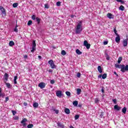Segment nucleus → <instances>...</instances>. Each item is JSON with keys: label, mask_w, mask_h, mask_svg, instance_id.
<instances>
[{"label": "nucleus", "mask_w": 128, "mask_h": 128, "mask_svg": "<svg viewBox=\"0 0 128 128\" xmlns=\"http://www.w3.org/2000/svg\"><path fill=\"white\" fill-rule=\"evenodd\" d=\"M82 22L80 21L78 24L76 26V34H78L82 32Z\"/></svg>", "instance_id": "nucleus-1"}, {"label": "nucleus", "mask_w": 128, "mask_h": 128, "mask_svg": "<svg viewBox=\"0 0 128 128\" xmlns=\"http://www.w3.org/2000/svg\"><path fill=\"white\" fill-rule=\"evenodd\" d=\"M48 64H50V66L51 68H56V66L54 64V60H50L48 62Z\"/></svg>", "instance_id": "nucleus-2"}, {"label": "nucleus", "mask_w": 128, "mask_h": 128, "mask_svg": "<svg viewBox=\"0 0 128 128\" xmlns=\"http://www.w3.org/2000/svg\"><path fill=\"white\" fill-rule=\"evenodd\" d=\"M128 65L125 66L124 64H123V66H122L121 72H128Z\"/></svg>", "instance_id": "nucleus-3"}, {"label": "nucleus", "mask_w": 128, "mask_h": 128, "mask_svg": "<svg viewBox=\"0 0 128 128\" xmlns=\"http://www.w3.org/2000/svg\"><path fill=\"white\" fill-rule=\"evenodd\" d=\"M36 40H33L32 44V50H31L32 52H34L36 50Z\"/></svg>", "instance_id": "nucleus-4"}, {"label": "nucleus", "mask_w": 128, "mask_h": 128, "mask_svg": "<svg viewBox=\"0 0 128 128\" xmlns=\"http://www.w3.org/2000/svg\"><path fill=\"white\" fill-rule=\"evenodd\" d=\"M38 86L42 89L44 88H46V83L44 82H41L38 84Z\"/></svg>", "instance_id": "nucleus-5"}, {"label": "nucleus", "mask_w": 128, "mask_h": 128, "mask_svg": "<svg viewBox=\"0 0 128 128\" xmlns=\"http://www.w3.org/2000/svg\"><path fill=\"white\" fill-rule=\"evenodd\" d=\"M84 45L86 48L87 50H89L90 48V44H88L87 40L84 41Z\"/></svg>", "instance_id": "nucleus-6"}, {"label": "nucleus", "mask_w": 128, "mask_h": 128, "mask_svg": "<svg viewBox=\"0 0 128 128\" xmlns=\"http://www.w3.org/2000/svg\"><path fill=\"white\" fill-rule=\"evenodd\" d=\"M56 96L58 98H62V91L61 90L56 91Z\"/></svg>", "instance_id": "nucleus-7"}, {"label": "nucleus", "mask_w": 128, "mask_h": 128, "mask_svg": "<svg viewBox=\"0 0 128 128\" xmlns=\"http://www.w3.org/2000/svg\"><path fill=\"white\" fill-rule=\"evenodd\" d=\"M26 122H28V119H26V118H23L22 120L21 121V124H23V126H26Z\"/></svg>", "instance_id": "nucleus-8"}, {"label": "nucleus", "mask_w": 128, "mask_h": 128, "mask_svg": "<svg viewBox=\"0 0 128 128\" xmlns=\"http://www.w3.org/2000/svg\"><path fill=\"white\" fill-rule=\"evenodd\" d=\"M3 80L4 82V80H5V82H8V74L7 73H5L4 74Z\"/></svg>", "instance_id": "nucleus-9"}, {"label": "nucleus", "mask_w": 128, "mask_h": 128, "mask_svg": "<svg viewBox=\"0 0 128 128\" xmlns=\"http://www.w3.org/2000/svg\"><path fill=\"white\" fill-rule=\"evenodd\" d=\"M0 10L3 14H6V9L2 6H0Z\"/></svg>", "instance_id": "nucleus-10"}, {"label": "nucleus", "mask_w": 128, "mask_h": 128, "mask_svg": "<svg viewBox=\"0 0 128 128\" xmlns=\"http://www.w3.org/2000/svg\"><path fill=\"white\" fill-rule=\"evenodd\" d=\"M2 88L0 87V98H4L6 96V94L4 93H2Z\"/></svg>", "instance_id": "nucleus-11"}, {"label": "nucleus", "mask_w": 128, "mask_h": 128, "mask_svg": "<svg viewBox=\"0 0 128 128\" xmlns=\"http://www.w3.org/2000/svg\"><path fill=\"white\" fill-rule=\"evenodd\" d=\"M116 37L115 38V40L117 44H118L120 42V34L116 35Z\"/></svg>", "instance_id": "nucleus-12"}, {"label": "nucleus", "mask_w": 128, "mask_h": 128, "mask_svg": "<svg viewBox=\"0 0 128 128\" xmlns=\"http://www.w3.org/2000/svg\"><path fill=\"white\" fill-rule=\"evenodd\" d=\"M128 38L123 40V46H128Z\"/></svg>", "instance_id": "nucleus-13"}, {"label": "nucleus", "mask_w": 128, "mask_h": 128, "mask_svg": "<svg viewBox=\"0 0 128 128\" xmlns=\"http://www.w3.org/2000/svg\"><path fill=\"white\" fill-rule=\"evenodd\" d=\"M106 16H107V18H110V20L112 18H114V15L110 13H108L106 14Z\"/></svg>", "instance_id": "nucleus-14"}, {"label": "nucleus", "mask_w": 128, "mask_h": 128, "mask_svg": "<svg viewBox=\"0 0 128 128\" xmlns=\"http://www.w3.org/2000/svg\"><path fill=\"white\" fill-rule=\"evenodd\" d=\"M124 64H114V66L115 68H120V70H122V68Z\"/></svg>", "instance_id": "nucleus-15"}, {"label": "nucleus", "mask_w": 128, "mask_h": 128, "mask_svg": "<svg viewBox=\"0 0 128 128\" xmlns=\"http://www.w3.org/2000/svg\"><path fill=\"white\" fill-rule=\"evenodd\" d=\"M122 107L119 106L118 105H115L114 106V110H120Z\"/></svg>", "instance_id": "nucleus-16"}, {"label": "nucleus", "mask_w": 128, "mask_h": 128, "mask_svg": "<svg viewBox=\"0 0 128 128\" xmlns=\"http://www.w3.org/2000/svg\"><path fill=\"white\" fill-rule=\"evenodd\" d=\"M4 84H6L8 88H10L12 86H10V84L6 82V81L4 80Z\"/></svg>", "instance_id": "nucleus-17"}, {"label": "nucleus", "mask_w": 128, "mask_h": 128, "mask_svg": "<svg viewBox=\"0 0 128 128\" xmlns=\"http://www.w3.org/2000/svg\"><path fill=\"white\" fill-rule=\"evenodd\" d=\"M64 112L66 114H70V109L68 108H66L64 109Z\"/></svg>", "instance_id": "nucleus-18"}, {"label": "nucleus", "mask_w": 128, "mask_h": 128, "mask_svg": "<svg viewBox=\"0 0 128 128\" xmlns=\"http://www.w3.org/2000/svg\"><path fill=\"white\" fill-rule=\"evenodd\" d=\"M76 92H77V94H78V96L82 92V89L80 88H77Z\"/></svg>", "instance_id": "nucleus-19"}, {"label": "nucleus", "mask_w": 128, "mask_h": 128, "mask_svg": "<svg viewBox=\"0 0 128 128\" xmlns=\"http://www.w3.org/2000/svg\"><path fill=\"white\" fill-rule=\"evenodd\" d=\"M33 106L34 108H38V103L36 102H34V104H33Z\"/></svg>", "instance_id": "nucleus-20"}, {"label": "nucleus", "mask_w": 128, "mask_h": 128, "mask_svg": "<svg viewBox=\"0 0 128 128\" xmlns=\"http://www.w3.org/2000/svg\"><path fill=\"white\" fill-rule=\"evenodd\" d=\"M122 112L123 114H126V108L124 107L122 109Z\"/></svg>", "instance_id": "nucleus-21"}, {"label": "nucleus", "mask_w": 128, "mask_h": 128, "mask_svg": "<svg viewBox=\"0 0 128 128\" xmlns=\"http://www.w3.org/2000/svg\"><path fill=\"white\" fill-rule=\"evenodd\" d=\"M57 125L58 126H59V128H64V124H62V123L58 122L57 123Z\"/></svg>", "instance_id": "nucleus-22"}, {"label": "nucleus", "mask_w": 128, "mask_h": 128, "mask_svg": "<svg viewBox=\"0 0 128 128\" xmlns=\"http://www.w3.org/2000/svg\"><path fill=\"white\" fill-rule=\"evenodd\" d=\"M16 80H18V76H14V84H18V82H16Z\"/></svg>", "instance_id": "nucleus-23"}, {"label": "nucleus", "mask_w": 128, "mask_h": 128, "mask_svg": "<svg viewBox=\"0 0 128 128\" xmlns=\"http://www.w3.org/2000/svg\"><path fill=\"white\" fill-rule=\"evenodd\" d=\"M98 71L100 72V74H102V66H98Z\"/></svg>", "instance_id": "nucleus-24"}, {"label": "nucleus", "mask_w": 128, "mask_h": 128, "mask_svg": "<svg viewBox=\"0 0 128 128\" xmlns=\"http://www.w3.org/2000/svg\"><path fill=\"white\" fill-rule=\"evenodd\" d=\"M76 54H82V52H80V50L76 49Z\"/></svg>", "instance_id": "nucleus-25"}, {"label": "nucleus", "mask_w": 128, "mask_h": 128, "mask_svg": "<svg viewBox=\"0 0 128 128\" xmlns=\"http://www.w3.org/2000/svg\"><path fill=\"white\" fill-rule=\"evenodd\" d=\"M9 46H14V41H10L9 42Z\"/></svg>", "instance_id": "nucleus-26"}, {"label": "nucleus", "mask_w": 128, "mask_h": 128, "mask_svg": "<svg viewBox=\"0 0 128 128\" xmlns=\"http://www.w3.org/2000/svg\"><path fill=\"white\" fill-rule=\"evenodd\" d=\"M36 21L37 22L38 24H40V18L38 17L36 18Z\"/></svg>", "instance_id": "nucleus-27"}, {"label": "nucleus", "mask_w": 128, "mask_h": 128, "mask_svg": "<svg viewBox=\"0 0 128 128\" xmlns=\"http://www.w3.org/2000/svg\"><path fill=\"white\" fill-rule=\"evenodd\" d=\"M122 56L119 57L118 61V64H120V62H122Z\"/></svg>", "instance_id": "nucleus-28"}, {"label": "nucleus", "mask_w": 128, "mask_h": 128, "mask_svg": "<svg viewBox=\"0 0 128 128\" xmlns=\"http://www.w3.org/2000/svg\"><path fill=\"white\" fill-rule=\"evenodd\" d=\"M73 104L74 106H78V101H74L73 102Z\"/></svg>", "instance_id": "nucleus-29"}, {"label": "nucleus", "mask_w": 128, "mask_h": 128, "mask_svg": "<svg viewBox=\"0 0 128 128\" xmlns=\"http://www.w3.org/2000/svg\"><path fill=\"white\" fill-rule=\"evenodd\" d=\"M106 76H108V74H104L102 76V78L103 80H106Z\"/></svg>", "instance_id": "nucleus-30"}, {"label": "nucleus", "mask_w": 128, "mask_h": 128, "mask_svg": "<svg viewBox=\"0 0 128 128\" xmlns=\"http://www.w3.org/2000/svg\"><path fill=\"white\" fill-rule=\"evenodd\" d=\"M119 10H124V6H120L119 8Z\"/></svg>", "instance_id": "nucleus-31"}, {"label": "nucleus", "mask_w": 128, "mask_h": 128, "mask_svg": "<svg viewBox=\"0 0 128 128\" xmlns=\"http://www.w3.org/2000/svg\"><path fill=\"white\" fill-rule=\"evenodd\" d=\"M61 54L62 56H66V52L64 50H62L61 52Z\"/></svg>", "instance_id": "nucleus-32"}, {"label": "nucleus", "mask_w": 128, "mask_h": 128, "mask_svg": "<svg viewBox=\"0 0 128 128\" xmlns=\"http://www.w3.org/2000/svg\"><path fill=\"white\" fill-rule=\"evenodd\" d=\"M18 6V3H14L12 4L13 8H17Z\"/></svg>", "instance_id": "nucleus-33"}, {"label": "nucleus", "mask_w": 128, "mask_h": 128, "mask_svg": "<svg viewBox=\"0 0 128 128\" xmlns=\"http://www.w3.org/2000/svg\"><path fill=\"white\" fill-rule=\"evenodd\" d=\"M114 34H116V36L118 35V34L117 33V32H118V31L116 30V28H114Z\"/></svg>", "instance_id": "nucleus-34"}, {"label": "nucleus", "mask_w": 128, "mask_h": 128, "mask_svg": "<svg viewBox=\"0 0 128 128\" xmlns=\"http://www.w3.org/2000/svg\"><path fill=\"white\" fill-rule=\"evenodd\" d=\"M27 128H34V124H29L28 125Z\"/></svg>", "instance_id": "nucleus-35"}, {"label": "nucleus", "mask_w": 128, "mask_h": 128, "mask_svg": "<svg viewBox=\"0 0 128 128\" xmlns=\"http://www.w3.org/2000/svg\"><path fill=\"white\" fill-rule=\"evenodd\" d=\"M78 118H80V115L78 114L74 116V120H78Z\"/></svg>", "instance_id": "nucleus-36"}, {"label": "nucleus", "mask_w": 128, "mask_h": 128, "mask_svg": "<svg viewBox=\"0 0 128 128\" xmlns=\"http://www.w3.org/2000/svg\"><path fill=\"white\" fill-rule=\"evenodd\" d=\"M32 18L33 20H35L36 18V15H32Z\"/></svg>", "instance_id": "nucleus-37"}, {"label": "nucleus", "mask_w": 128, "mask_h": 128, "mask_svg": "<svg viewBox=\"0 0 128 128\" xmlns=\"http://www.w3.org/2000/svg\"><path fill=\"white\" fill-rule=\"evenodd\" d=\"M32 24V20H30L28 22V26H30Z\"/></svg>", "instance_id": "nucleus-38"}, {"label": "nucleus", "mask_w": 128, "mask_h": 128, "mask_svg": "<svg viewBox=\"0 0 128 128\" xmlns=\"http://www.w3.org/2000/svg\"><path fill=\"white\" fill-rule=\"evenodd\" d=\"M66 94L68 96H70V92L67 91L66 92Z\"/></svg>", "instance_id": "nucleus-39"}, {"label": "nucleus", "mask_w": 128, "mask_h": 128, "mask_svg": "<svg viewBox=\"0 0 128 128\" xmlns=\"http://www.w3.org/2000/svg\"><path fill=\"white\" fill-rule=\"evenodd\" d=\"M100 102V100H98V98H96L94 100L95 104H98Z\"/></svg>", "instance_id": "nucleus-40"}, {"label": "nucleus", "mask_w": 128, "mask_h": 128, "mask_svg": "<svg viewBox=\"0 0 128 128\" xmlns=\"http://www.w3.org/2000/svg\"><path fill=\"white\" fill-rule=\"evenodd\" d=\"M12 112L13 116H16V112L15 110H12Z\"/></svg>", "instance_id": "nucleus-41"}, {"label": "nucleus", "mask_w": 128, "mask_h": 128, "mask_svg": "<svg viewBox=\"0 0 128 128\" xmlns=\"http://www.w3.org/2000/svg\"><path fill=\"white\" fill-rule=\"evenodd\" d=\"M60 2H58L56 3L57 6H60Z\"/></svg>", "instance_id": "nucleus-42"}, {"label": "nucleus", "mask_w": 128, "mask_h": 128, "mask_svg": "<svg viewBox=\"0 0 128 128\" xmlns=\"http://www.w3.org/2000/svg\"><path fill=\"white\" fill-rule=\"evenodd\" d=\"M44 8H50V6H48V4H45Z\"/></svg>", "instance_id": "nucleus-43"}, {"label": "nucleus", "mask_w": 128, "mask_h": 128, "mask_svg": "<svg viewBox=\"0 0 128 128\" xmlns=\"http://www.w3.org/2000/svg\"><path fill=\"white\" fill-rule=\"evenodd\" d=\"M81 74L80 72H78L76 74L77 78H80Z\"/></svg>", "instance_id": "nucleus-44"}, {"label": "nucleus", "mask_w": 128, "mask_h": 128, "mask_svg": "<svg viewBox=\"0 0 128 128\" xmlns=\"http://www.w3.org/2000/svg\"><path fill=\"white\" fill-rule=\"evenodd\" d=\"M100 117L101 118H104V112H101V114H100Z\"/></svg>", "instance_id": "nucleus-45"}, {"label": "nucleus", "mask_w": 128, "mask_h": 128, "mask_svg": "<svg viewBox=\"0 0 128 128\" xmlns=\"http://www.w3.org/2000/svg\"><path fill=\"white\" fill-rule=\"evenodd\" d=\"M19 118L18 116H15L14 117V120H18Z\"/></svg>", "instance_id": "nucleus-46"}, {"label": "nucleus", "mask_w": 128, "mask_h": 128, "mask_svg": "<svg viewBox=\"0 0 128 128\" xmlns=\"http://www.w3.org/2000/svg\"><path fill=\"white\" fill-rule=\"evenodd\" d=\"M9 100H10V98H8V97H6L5 102H8Z\"/></svg>", "instance_id": "nucleus-47"}, {"label": "nucleus", "mask_w": 128, "mask_h": 128, "mask_svg": "<svg viewBox=\"0 0 128 128\" xmlns=\"http://www.w3.org/2000/svg\"><path fill=\"white\" fill-rule=\"evenodd\" d=\"M112 102H114L115 104H116V99H113Z\"/></svg>", "instance_id": "nucleus-48"}, {"label": "nucleus", "mask_w": 128, "mask_h": 128, "mask_svg": "<svg viewBox=\"0 0 128 128\" xmlns=\"http://www.w3.org/2000/svg\"><path fill=\"white\" fill-rule=\"evenodd\" d=\"M50 84H54L55 82L54 80H51L50 81Z\"/></svg>", "instance_id": "nucleus-49"}, {"label": "nucleus", "mask_w": 128, "mask_h": 128, "mask_svg": "<svg viewBox=\"0 0 128 128\" xmlns=\"http://www.w3.org/2000/svg\"><path fill=\"white\" fill-rule=\"evenodd\" d=\"M14 32H18V28H15L14 29Z\"/></svg>", "instance_id": "nucleus-50"}, {"label": "nucleus", "mask_w": 128, "mask_h": 128, "mask_svg": "<svg viewBox=\"0 0 128 128\" xmlns=\"http://www.w3.org/2000/svg\"><path fill=\"white\" fill-rule=\"evenodd\" d=\"M108 44V41H104V46H106V44Z\"/></svg>", "instance_id": "nucleus-51"}, {"label": "nucleus", "mask_w": 128, "mask_h": 128, "mask_svg": "<svg viewBox=\"0 0 128 128\" xmlns=\"http://www.w3.org/2000/svg\"><path fill=\"white\" fill-rule=\"evenodd\" d=\"M54 112H55L56 114H58V112H60V110H54Z\"/></svg>", "instance_id": "nucleus-52"}, {"label": "nucleus", "mask_w": 128, "mask_h": 128, "mask_svg": "<svg viewBox=\"0 0 128 128\" xmlns=\"http://www.w3.org/2000/svg\"><path fill=\"white\" fill-rule=\"evenodd\" d=\"M24 58L25 60H26V58H28V55H24Z\"/></svg>", "instance_id": "nucleus-53"}, {"label": "nucleus", "mask_w": 128, "mask_h": 128, "mask_svg": "<svg viewBox=\"0 0 128 128\" xmlns=\"http://www.w3.org/2000/svg\"><path fill=\"white\" fill-rule=\"evenodd\" d=\"M24 106H28V103H26V102H24Z\"/></svg>", "instance_id": "nucleus-54"}, {"label": "nucleus", "mask_w": 128, "mask_h": 128, "mask_svg": "<svg viewBox=\"0 0 128 128\" xmlns=\"http://www.w3.org/2000/svg\"><path fill=\"white\" fill-rule=\"evenodd\" d=\"M101 90L102 94H104V88H102Z\"/></svg>", "instance_id": "nucleus-55"}, {"label": "nucleus", "mask_w": 128, "mask_h": 128, "mask_svg": "<svg viewBox=\"0 0 128 128\" xmlns=\"http://www.w3.org/2000/svg\"><path fill=\"white\" fill-rule=\"evenodd\" d=\"M114 74H116V76H118V74L116 72H114Z\"/></svg>", "instance_id": "nucleus-56"}, {"label": "nucleus", "mask_w": 128, "mask_h": 128, "mask_svg": "<svg viewBox=\"0 0 128 128\" xmlns=\"http://www.w3.org/2000/svg\"><path fill=\"white\" fill-rule=\"evenodd\" d=\"M48 72H52V70L50 69V70H48Z\"/></svg>", "instance_id": "nucleus-57"}, {"label": "nucleus", "mask_w": 128, "mask_h": 128, "mask_svg": "<svg viewBox=\"0 0 128 128\" xmlns=\"http://www.w3.org/2000/svg\"><path fill=\"white\" fill-rule=\"evenodd\" d=\"M120 2H121V4H124V1L121 0V1Z\"/></svg>", "instance_id": "nucleus-58"}, {"label": "nucleus", "mask_w": 128, "mask_h": 128, "mask_svg": "<svg viewBox=\"0 0 128 128\" xmlns=\"http://www.w3.org/2000/svg\"><path fill=\"white\" fill-rule=\"evenodd\" d=\"M102 75L100 74V75H99V76H98V78H102Z\"/></svg>", "instance_id": "nucleus-59"}, {"label": "nucleus", "mask_w": 128, "mask_h": 128, "mask_svg": "<svg viewBox=\"0 0 128 128\" xmlns=\"http://www.w3.org/2000/svg\"><path fill=\"white\" fill-rule=\"evenodd\" d=\"M106 59L107 60H110V56L106 57Z\"/></svg>", "instance_id": "nucleus-60"}, {"label": "nucleus", "mask_w": 128, "mask_h": 128, "mask_svg": "<svg viewBox=\"0 0 128 128\" xmlns=\"http://www.w3.org/2000/svg\"><path fill=\"white\" fill-rule=\"evenodd\" d=\"M70 17L72 18H74V15L72 14V15L70 16Z\"/></svg>", "instance_id": "nucleus-61"}, {"label": "nucleus", "mask_w": 128, "mask_h": 128, "mask_svg": "<svg viewBox=\"0 0 128 128\" xmlns=\"http://www.w3.org/2000/svg\"><path fill=\"white\" fill-rule=\"evenodd\" d=\"M38 58H40V60H42V56H38Z\"/></svg>", "instance_id": "nucleus-62"}, {"label": "nucleus", "mask_w": 128, "mask_h": 128, "mask_svg": "<svg viewBox=\"0 0 128 128\" xmlns=\"http://www.w3.org/2000/svg\"><path fill=\"white\" fill-rule=\"evenodd\" d=\"M116 2H122V0H116Z\"/></svg>", "instance_id": "nucleus-63"}, {"label": "nucleus", "mask_w": 128, "mask_h": 128, "mask_svg": "<svg viewBox=\"0 0 128 128\" xmlns=\"http://www.w3.org/2000/svg\"><path fill=\"white\" fill-rule=\"evenodd\" d=\"M18 24H16V26L15 28H18Z\"/></svg>", "instance_id": "nucleus-64"}]
</instances>
